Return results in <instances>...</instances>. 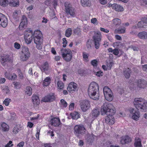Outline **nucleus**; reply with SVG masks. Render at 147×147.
<instances>
[{"instance_id":"nucleus-18","label":"nucleus","mask_w":147,"mask_h":147,"mask_svg":"<svg viewBox=\"0 0 147 147\" xmlns=\"http://www.w3.org/2000/svg\"><path fill=\"white\" fill-rule=\"evenodd\" d=\"M27 24V19L26 17L24 16L22 17V21L19 26V29L20 30H23L26 26Z\"/></svg>"},{"instance_id":"nucleus-54","label":"nucleus","mask_w":147,"mask_h":147,"mask_svg":"<svg viewBox=\"0 0 147 147\" xmlns=\"http://www.w3.org/2000/svg\"><path fill=\"white\" fill-rule=\"evenodd\" d=\"M113 63L111 62H107V67L108 70L110 69L111 67L112 66Z\"/></svg>"},{"instance_id":"nucleus-8","label":"nucleus","mask_w":147,"mask_h":147,"mask_svg":"<svg viewBox=\"0 0 147 147\" xmlns=\"http://www.w3.org/2000/svg\"><path fill=\"white\" fill-rule=\"evenodd\" d=\"M30 56V53L28 47H23L20 56L21 60L23 61H26L28 59Z\"/></svg>"},{"instance_id":"nucleus-16","label":"nucleus","mask_w":147,"mask_h":147,"mask_svg":"<svg viewBox=\"0 0 147 147\" xmlns=\"http://www.w3.org/2000/svg\"><path fill=\"white\" fill-rule=\"evenodd\" d=\"M138 87L140 89H144L147 85V82L143 79L138 80L137 82Z\"/></svg>"},{"instance_id":"nucleus-17","label":"nucleus","mask_w":147,"mask_h":147,"mask_svg":"<svg viewBox=\"0 0 147 147\" xmlns=\"http://www.w3.org/2000/svg\"><path fill=\"white\" fill-rule=\"evenodd\" d=\"M109 114L105 118V121L106 123L110 125L113 124L115 123V119L113 114Z\"/></svg>"},{"instance_id":"nucleus-19","label":"nucleus","mask_w":147,"mask_h":147,"mask_svg":"<svg viewBox=\"0 0 147 147\" xmlns=\"http://www.w3.org/2000/svg\"><path fill=\"white\" fill-rule=\"evenodd\" d=\"M55 95L53 93H51L45 97L42 101L45 102L52 101L55 100Z\"/></svg>"},{"instance_id":"nucleus-22","label":"nucleus","mask_w":147,"mask_h":147,"mask_svg":"<svg viewBox=\"0 0 147 147\" xmlns=\"http://www.w3.org/2000/svg\"><path fill=\"white\" fill-rule=\"evenodd\" d=\"M0 129L3 131L7 132L9 130V126L5 122H2L0 123Z\"/></svg>"},{"instance_id":"nucleus-46","label":"nucleus","mask_w":147,"mask_h":147,"mask_svg":"<svg viewBox=\"0 0 147 147\" xmlns=\"http://www.w3.org/2000/svg\"><path fill=\"white\" fill-rule=\"evenodd\" d=\"M91 22L95 25H97L98 24V22L97 19L96 18H92L91 20Z\"/></svg>"},{"instance_id":"nucleus-35","label":"nucleus","mask_w":147,"mask_h":147,"mask_svg":"<svg viewBox=\"0 0 147 147\" xmlns=\"http://www.w3.org/2000/svg\"><path fill=\"white\" fill-rule=\"evenodd\" d=\"M1 89L3 92L4 94H7L9 92V90L7 86H3L1 87Z\"/></svg>"},{"instance_id":"nucleus-29","label":"nucleus","mask_w":147,"mask_h":147,"mask_svg":"<svg viewBox=\"0 0 147 147\" xmlns=\"http://www.w3.org/2000/svg\"><path fill=\"white\" fill-rule=\"evenodd\" d=\"M40 69L42 71H47L49 69L48 63L47 62H45L41 65L40 67Z\"/></svg>"},{"instance_id":"nucleus-64","label":"nucleus","mask_w":147,"mask_h":147,"mask_svg":"<svg viewBox=\"0 0 147 147\" xmlns=\"http://www.w3.org/2000/svg\"><path fill=\"white\" fill-rule=\"evenodd\" d=\"M18 76L20 78L22 79L23 78V76L22 73L21 72L20 70L18 71Z\"/></svg>"},{"instance_id":"nucleus-62","label":"nucleus","mask_w":147,"mask_h":147,"mask_svg":"<svg viewBox=\"0 0 147 147\" xmlns=\"http://www.w3.org/2000/svg\"><path fill=\"white\" fill-rule=\"evenodd\" d=\"M51 0H46L45 2V5H51Z\"/></svg>"},{"instance_id":"nucleus-14","label":"nucleus","mask_w":147,"mask_h":147,"mask_svg":"<svg viewBox=\"0 0 147 147\" xmlns=\"http://www.w3.org/2000/svg\"><path fill=\"white\" fill-rule=\"evenodd\" d=\"M8 24V20L4 15L0 13V26L3 28L6 27Z\"/></svg>"},{"instance_id":"nucleus-42","label":"nucleus","mask_w":147,"mask_h":147,"mask_svg":"<svg viewBox=\"0 0 147 147\" xmlns=\"http://www.w3.org/2000/svg\"><path fill=\"white\" fill-rule=\"evenodd\" d=\"M14 87L16 89H19L21 86L20 83L19 82H13Z\"/></svg>"},{"instance_id":"nucleus-7","label":"nucleus","mask_w":147,"mask_h":147,"mask_svg":"<svg viewBox=\"0 0 147 147\" xmlns=\"http://www.w3.org/2000/svg\"><path fill=\"white\" fill-rule=\"evenodd\" d=\"M103 91L106 99L109 101L113 100V96L111 90L108 87L105 86L104 88Z\"/></svg>"},{"instance_id":"nucleus-4","label":"nucleus","mask_w":147,"mask_h":147,"mask_svg":"<svg viewBox=\"0 0 147 147\" xmlns=\"http://www.w3.org/2000/svg\"><path fill=\"white\" fill-rule=\"evenodd\" d=\"M42 35L40 30H37L34 32V42L36 45V48L38 49H41L42 48Z\"/></svg>"},{"instance_id":"nucleus-63","label":"nucleus","mask_w":147,"mask_h":147,"mask_svg":"<svg viewBox=\"0 0 147 147\" xmlns=\"http://www.w3.org/2000/svg\"><path fill=\"white\" fill-rule=\"evenodd\" d=\"M24 144V143L23 142H22L19 143L17 146V147H23Z\"/></svg>"},{"instance_id":"nucleus-56","label":"nucleus","mask_w":147,"mask_h":147,"mask_svg":"<svg viewBox=\"0 0 147 147\" xmlns=\"http://www.w3.org/2000/svg\"><path fill=\"white\" fill-rule=\"evenodd\" d=\"M12 142L11 141H9V142L5 146V147H11L13 146V144H12Z\"/></svg>"},{"instance_id":"nucleus-59","label":"nucleus","mask_w":147,"mask_h":147,"mask_svg":"<svg viewBox=\"0 0 147 147\" xmlns=\"http://www.w3.org/2000/svg\"><path fill=\"white\" fill-rule=\"evenodd\" d=\"M100 30L101 31L105 33H108L109 32V31L108 30L102 28H100Z\"/></svg>"},{"instance_id":"nucleus-53","label":"nucleus","mask_w":147,"mask_h":147,"mask_svg":"<svg viewBox=\"0 0 147 147\" xmlns=\"http://www.w3.org/2000/svg\"><path fill=\"white\" fill-rule=\"evenodd\" d=\"M40 129L39 128H37L36 133V137L38 139H39V133L40 132Z\"/></svg>"},{"instance_id":"nucleus-39","label":"nucleus","mask_w":147,"mask_h":147,"mask_svg":"<svg viewBox=\"0 0 147 147\" xmlns=\"http://www.w3.org/2000/svg\"><path fill=\"white\" fill-rule=\"evenodd\" d=\"M8 3V0H0V5L3 7L7 6Z\"/></svg>"},{"instance_id":"nucleus-37","label":"nucleus","mask_w":147,"mask_h":147,"mask_svg":"<svg viewBox=\"0 0 147 147\" xmlns=\"http://www.w3.org/2000/svg\"><path fill=\"white\" fill-rule=\"evenodd\" d=\"M124 75L125 78H128L130 76V74L131 73V71L129 68L126 69L124 72Z\"/></svg>"},{"instance_id":"nucleus-41","label":"nucleus","mask_w":147,"mask_h":147,"mask_svg":"<svg viewBox=\"0 0 147 147\" xmlns=\"http://www.w3.org/2000/svg\"><path fill=\"white\" fill-rule=\"evenodd\" d=\"M58 88L59 89H62L64 87L63 83L61 81H59L57 82Z\"/></svg>"},{"instance_id":"nucleus-24","label":"nucleus","mask_w":147,"mask_h":147,"mask_svg":"<svg viewBox=\"0 0 147 147\" xmlns=\"http://www.w3.org/2000/svg\"><path fill=\"white\" fill-rule=\"evenodd\" d=\"M137 36L139 38L143 39H147V32L143 31L139 32L137 35Z\"/></svg>"},{"instance_id":"nucleus-43","label":"nucleus","mask_w":147,"mask_h":147,"mask_svg":"<svg viewBox=\"0 0 147 147\" xmlns=\"http://www.w3.org/2000/svg\"><path fill=\"white\" fill-rule=\"evenodd\" d=\"M11 100L9 98H5L3 102V104L6 106H8Z\"/></svg>"},{"instance_id":"nucleus-44","label":"nucleus","mask_w":147,"mask_h":147,"mask_svg":"<svg viewBox=\"0 0 147 147\" xmlns=\"http://www.w3.org/2000/svg\"><path fill=\"white\" fill-rule=\"evenodd\" d=\"M143 24V20L138 22L137 24L138 28L140 29L144 28Z\"/></svg>"},{"instance_id":"nucleus-27","label":"nucleus","mask_w":147,"mask_h":147,"mask_svg":"<svg viewBox=\"0 0 147 147\" xmlns=\"http://www.w3.org/2000/svg\"><path fill=\"white\" fill-rule=\"evenodd\" d=\"M82 5L84 7H89L91 5V3L89 0H81Z\"/></svg>"},{"instance_id":"nucleus-58","label":"nucleus","mask_w":147,"mask_h":147,"mask_svg":"<svg viewBox=\"0 0 147 147\" xmlns=\"http://www.w3.org/2000/svg\"><path fill=\"white\" fill-rule=\"evenodd\" d=\"M113 53L115 55H117L119 53V51L118 49H115L113 50Z\"/></svg>"},{"instance_id":"nucleus-45","label":"nucleus","mask_w":147,"mask_h":147,"mask_svg":"<svg viewBox=\"0 0 147 147\" xmlns=\"http://www.w3.org/2000/svg\"><path fill=\"white\" fill-rule=\"evenodd\" d=\"M88 54L86 52H84L83 54V57L84 59V60L86 61H88Z\"/></svg>"},{"instance_id":"nucleus-6","label":"nucleus","mask_w":147,"mask_h":147,"mask_svg":"<svg viewBox=\"0 0 147 147\" xmlns=\"http://www.w3.org/2000/svg\"><path fill=\"white\" fill-rule=\"evenodd\" d=\"M61 53L63 59L66 61H70L72 58V52L68 49H62L61 50Z\"/></svg>"},{"instance_id":"nucleus-10","label":"nucleus","mask_w":147,"mask_h":147,"mask_svg":"<svg viewBox=\"0 0 147 147\" xmlns=\"http://www.w3.org/2000/svg\"><path fill=\"white\" fill-rule=\"evenodd\" d=\"M80 105L81 110L83 112L86 111L91 107L90 101L86 100L81 101Z\"/></svg>"},{"instance_id":"nucleus-9","label":"nucleus","mask_w":147,"mask_h":147,"mask_svg":"<svg viewBox=\"0 0 147 147\" xmlns=\"http://www.w3.org/2000/svg\"><path fill=\"white\" fill-rule=\"evenodd\" d=\"M101 34L100 32L95 34L93 37L94 47L96 49H98L99 47L100 42L101 41Z\"/></svg>"},{"instance_id":"nucleus-55","label":"nucleus","mask_w":147,"mask_h":147,"mask_svg":"<svg viewBox=\"0 0 147 147\" xmlns=\"http://www.w3.org/2000/svg\"><path fill=\"white\" fill-rule=\"evenodd\" d=\"M143 22L144 28H147V19H146L143 20Z\"/></svg>"},{"instance_id":"nucleus-20","label":"nucleus","mask_w":147,"mask_h":147,"mask_svg":"<svg viewBox=\"0 0 147 147\" xmlns=\"http://www.w3.org/2000/svg\"><path fill=\"white\" fill-rule=\"evenodd\" d=\"M131 138L129 136H123L121 138L120 142L122 144H128L131 142Z\"/></svg>"},{"instance_id":"nucleus-40","label":"nucleus","mask_w":147,"mask_h":147,"mask_svg":"<svg viewBox=\"0 0 147 147\" xmlns=\"http://www.w3.org/2000/svg\"><path fill=\"white\" fill-rule=\"evenodd\" d=\"M115 31L119 34L124 33L125 32V27L121 28H119L118 29L116 30Z\"/></svg>"},{"instance_id":"nucleus-61","label":"nucleus","mask_w":147,"mask_h":147,"mask_svg":"<svg viewBox=\"0 0 147 147\" xmlns=\"http://www.w3.org/2000/svg\"><path fill=\"white\" fill-rule=\"evenodd\" d=\"M74 103H71L69 106V109L70 110H72L74 109Z\"/></svg>"},{"instance_id":"nucleus-49","label":"nucleus","mask_w":147,"mask_h":147,"mask_svg":"<svg viewBox=\"0 0 147 147\" xmlns=\"http://www.w3.org/2000/svg\"><path fill=\"white\" fill-rule=\"evenodd\" d=\"M91 41L90 40H88L86 43V47L88 49H90L91 47Z\"/></svg>"},{"instance_id":"nucleus-28","label":"nucleus","mask_w":147,"mask_h":147,"mask_svg":"<svg viewBox=\"0 0 147 147\" xmlns=\"http://www.w3.org/2000/svg\"><path fill=\"white\" fill-rule=\"evenodd\" d=\"M134 145L136 147H142L141 139L138 137H136L135 139Z\"/></svg>"},{"instance_id":"nucleus-36","label":"nucleus","mask_w":147,"mask_h":147,"mask_svg":"<svg viewBox=\"0 0 147 147\" xmlns=\"http://www.w3.org/2000/svg\"><path fill=\"white\" fill-rule=\"evenodd\" d=\"M32 94V89L30 86H27L26 87L25 90V94L28 96H30Z\"/></svg>"},{"instance_id":"nucleus-34","label":"nucleus","mask_w":147,"mask_h":147,"mask_svg":"<svg viewBox=\"0 0 147 147\" xmlns=\"http://www.w3.org/2000/svg\"><path fill=\"white\" fill-rule=\"evenodd\" d=\"M70 115L72 118L74 119H78L80 117V114L76 112L71 113Z\"/></svg>"},{"instance_id":"nucleus-60","label":"nucleus","mask_w":147,"mask_h":147,"mask_svg":"<svg viewBox=\"0 0 147 147\" xmlns=\"http://www.w3.org/2000/svg\"><path fill=\"white\" fill-rule=\"evenodd\" d=\"M96 75L98 77L102 76L103 75L102 72L101 71H98L96 73Z\"/></svg>"},{"instance_id":"nucleus-23","label":"nucleus","mask_w":147,"mask_h":147,"mask_svg":"<svg viewBox=\"0 0 147 147\" xmlns=\"http://www.w3.org/2000/svg\"><path fill=\"white\" fill-rule=\"evenodd\" d=\"M111 7L112 9L115 10L116 11H123V7L120 5L114 3L112 4Z\"/></svg>"},{"instance_id":"nucleus-32","label":"nucleus","mask_w":147,"mask_h":147,"mask_svg":"<svg viewBox=\"0 0 147 147\" xmlns=\"http://www.w3.org/2000/svg\"><path fill=\"white\" fill-rule=\"evenodd\" d=\"M113 24L116 27H118L121 24V20L118 18L114 19L113 20Z\"/></svg>"},{"instance_id":"nucleus-26","label":"nucleus","mask_w":147,"mask_h":147,"mask_svg":"<svg viewBox=\"0 0 147 147\" xmlns=\"http://www.w3.org/2000/svg\"><path fill=\"white\" fill-rule=\"evenodd\" d=\"M32 102L35 105H37L40 103V100L38 96L36 95H33L32 97Z\"/></svg>"},{"instance_id":"nucleus-52","label":"nucleus","mask_w":147,"mask_h":147,"mask_svg":"<svg viewBox=\"0 0 147 147\" xmlns=\"http://www.w3.org/2000/svg\"><path fill=\"white\" fill-rule=\"evenodd\" d=\"M62 40L63 41V47H66V45L67 44V41L65 38H63Z\"/></svg>"},{"instance_id":"nucleus-21","label":"nucleus","mask_w":147,"mask_h":147,"mask_svg":"<svg viewBox=\"0 0 147 147\" xmlns=\"http://www.w3.org/2000/svg\"><path fill=\"white\" fill-rule=\"evenodd\" d=\"M61 122L59 118L54 117L50 120V123L51 125L55 127H58L60 124Z\"/></svg>"},{"instance_id":"nucleus-47","label":"nucleus","mask_w":147,"mask_h":147,"mask_svg":"<svg viewBox=\"0 0 147 147\" xmlns=\"http://www.w3.org/2000/svg\"><path fill=\"white\" fill-rule=\"evenodd\" d=\"M61 105L64 107H66L67 106V102L63 99H61L60 100Z\"/></svg>"},{"instance_id":"nucleus-15","label":"nucleus","mask_w":147,"mask_h":147,"mask_svg":"<svg viewBox=\"0 0 147 147\" xmlns=\"http://www.w3.org/2000/svg\"><path fill=\"white\" fill-rule=\"evenodd\" d=\"M77 89V85L73 82L70 83L67 88L68 91L70 93L75 92Z\"/></svg>"},{"instance_id":"nucleus-13","label":"nucleus","mask_w":147,"mask_h":147,"mask_svg":"<svg viewBox=\"0 0 147 147\" xmlns=\"http://www.w3.org/2000/svg\"><path fill=\"white\" fill-rule=\"evenodd\" d=\"M65 11L67 14L74 16L75 14L74 9L72 5L68 3H65Z\"/></svg>"},{"instance_id":"nucleus-51","label":"nucleus","mask_w":147,"mask_h":147,"mask_svg":"<svg viewBox=\"0 0 147 147\" xmlns=\"http://www.w3.org/2000/svg\"><path fill=\"white\" fill-rule=\"evenodd\" d=\"M91 64L94 66H96L98 64L97 60L94 59L92 61Z\"/></svg>"},{"instance_id":"nucleus-48","label":"nucleus","mask_w":147,"mask_h":147,"mask_svg":"<svg viewBox=\"0 0 147 147\" xmlns=\"http://www.w3.org/2000/svg\"><path fill=\"white\" fill-rule=\"evenodd\" d=\"M58 0H51V5H52L55 8V7L57 5Z\"/></svg>"},{"instance_id":"nucleus-2","label":"nucleus","mask_w":147,"mask_h":147,"mask_svg":"<svg viewBox=\"0 0 147 147\" xmlns=\"http://www.w3.org/2000/svg\"><path fill=\"white\" fill-rule=\"evenodd\" d=\"M99 88L98 84L95 82H92L90 84L88 92L90 98L94 100L98 99L99 97Z\"/></svg>"},{"instance_id":"nucleus-1","label":"nucleus","mask_w":147,"mask_h":147,"mask_svg":"<svg viewBox=\"0 0 147 147\" xmlns=\"http://www.w3.org/2000/svg\"><path fill=\"white\" fill-rule=\"evenodd\" d=\"M134 106L136 109L131 108L129 111L130 115L132 118L136 121L138 120L140 117V113L139 110L146 111L147 109V101L142 98H135L133 102Z\"/></svg>"},{"instance_id":"nucleus-5","label":"nucleus","mask_w":147,"mask_h":147,"mask_svg":"<svg viewBox=\"0 0 147 147\" xmlns=\"http://www.w3.org/2000/svg\"><path fill=\"white\" fill-rule=\"evenodd\" d=\"M74 133L76 136L79 137L85 134L86 129L84 125H78L74 127Z\"/></svg>"},{"instance_id":"nucleus-3","label":"nucleus","mask_w":147,"mask_h":147,"mask_svg":"<svg viewBox=\"0 0 147 147\" xmlns=\"http://www.w3.org/2000/svg\"><path fill=\"white\" fill-rule=\"evenodd\" d=\"M101 114L102 115H107L108 113L114 115L116 110L113 105L109 102H105L101 107Z\"/></svg>"},{"instance_id":"nucleus-11","label":"nucleus","mask_w":147,"mask_h":147,"mask_svg":"<svg viewBox=\"0 0 147 147\" xmlns=\"http://www.w3.org/2000/svg\"><path fill=\"white\" fill-rule=\"evenodd\" d=\"M33 33L32 30L26 31L24 33V39L27 44H30L33 39Z\"/></svg>"},{"instance_id":"nucleus-25","label":"nucleus","mask_w":147,"mask_h":147,"mask_svg":"<svg viewBox=\"0 0 147 147\" xmlns=\"http://www.w3.org/2000/svg\"><path fill=\"white\" fill-rule=\"evenodd\" d=\"M23 129L22 126L20 125H17L13 128L12 132L14 134H16Z\"/></svg>"},{"instance_id":"nucleus-33","label":"nucleus","mask_w":147,"mask_h":147,"mask_svg":"<svg viewBox=\"0 0 147 147\" xmlns=\"http://www.w3.org/2000/svg\"><path fill=\"white\" fill-rule=\"evenodd\" d=\"M92 116L94 117H96L99 115V111L98 109H94L91 113Z\"/></svg>"},{"instance_id":"nucleus-50","label":"nucleus","mask_w":147,"mask_h":147,"mask_svg":"<svg viewBox=\"0 0 147 147\" xmlns=\"http://www.w3.org/2000/svg\"><path fill=\"white\" fill-rule=\"evenodd\" d=\"M17 78V76L15 74H13L12 75L10 76L9 80H14Z\"/></svg>"},{"instance_id":"nucleus-12","label":"nucleus","mask_w":147,"mask_h":147,"mask_svg":"<svg viewBox=\"0 0 147 147\" xmlns=\"http://www.w3.org/2000/svg\"><path fill=\"white\" fill-rule=\"evenodd\" d=\"M12 59L8 55L4 54L1 56V62L3 65H5L8 62H11Z\"/></svg>"},{"instance_id":"nucleus-30","label":"nucleus","mask_w":147,"mask_h":147,"mask_svg":"<svg viewBox=\"0 0 147 147\" xmlns=\"http://www.w3.org/2000/svg\"><path fill=\"white\" fill-rule=\"evenodd\" d=\"M51 78L49 77L45 78L43 81V85L44 86H49L51 83Z\"/></svg>"},{"instance_id":"nucleus-38","label":"nucleus","mask_w":147,"mask_h":147,"mask_svg":"<svg viewBox=\"0 0 147 147\" xmlns=\"http://www.w3.org/2000/svg\"><path fill=\"white\" fill-rule=\"evenodd\" d=\"M71 34L72 30L71 28H69L66 30L65 35L66 37H69L71 35Z\"/></svg>"},{"instance_id":"nucleus-31","label":"nucleus","mask_w":147,"mask_h":147,"mask_svg":"<svg viewBox=\"0 0 147 147\" xmlns=\"http://www.w3.org/2000/svg\"><path fill=\"white\" fill-rule=\"evenodd\" d=\"M9 5L12 6L17 7L19 5L18 0H11L9 2Z\"/></svg>"},{"instance_id":"nucleus-57","label":"nucleus","mask_w":147,"mask_h":147,"mask_svg":"<svg viewBox=\"0 0 147 147\" xmlns=\"http://www.w3.org/2000/svg\"><path fill=\"white\" fill-rule=\"evenodd\" d=\"M14 47L16 49H19L20 47V44L18 43L15 42L14 44Z\"/></svg>"}]
</instances>
